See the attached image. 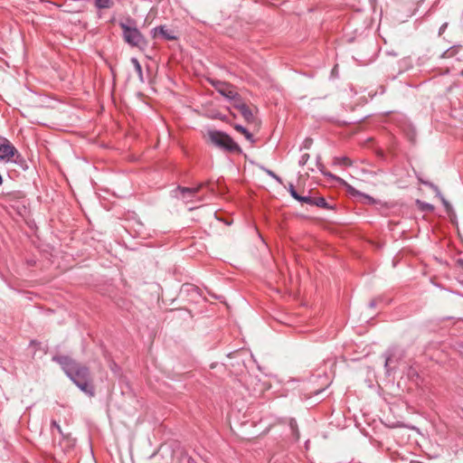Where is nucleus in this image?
<instances>
[{"instance_id": "nucleus-1", "label": "nucleus", "mask_w": 463, "mask_h": 463, "mask_svg": "<svg viewBox=\"0 0 463 463\" xmlns=\"http://www.w3.org/2000/svg\"><path fill=\"white\" fill-rule=\"evenodd\" d=\"M52 360L58 363L66 375L85 393L92 396L94 388L90 383L89 368L67 355H55Z\"/></svg>"}, {"instance_id": "nucleus-2", "label": "nucleus", "mask_w": 463, "mask_h": 463, "mask_svg": "<svg viewBox=\"0 0 463 463\" xmlns=\"http://www.w3.org/2000/svg\"><path fill=\"white\" fill-rule=\"evenodd\" d=\"M119 27L122 30L124 41L132 47H142L146 44L143 34L137 28L136 22L133 19H127L119 22Z\"/></svg>"}, {"instance_id": "nucleus-3", "label": "nucleus", "mask_w": 463, "mask_h": 463, "mask_svg": "<svg viewBox=\"0 0 463 463\" xmlns=\"http://www.w3.org/2000/svg\"><path fill=\"white\" fill-rule=\"evenodd\" d=\"M22 156L14 146L5 137L0 138V161L4 163H18Z\"/></svg>"}, {"instance_id": "nucleus-4", "label": "nucleus", "mask_w": 463, "mask_h": 463, "mask_svg": "<svg viewBox=\"0 0 463 463\" xmlns=\"http://www.w3.org/2000/svg\"><path fill=\"white\" fill-rule=\"evenodd\" d=\"M210 140L217 146L224 148L228 151H239V146L232 140L231 137L221 131H210Z\"/></svg>"}, {"instance_id": "nucleus-5", "label": "nucleus", "mask_w": 463, "mask_h": 463, "mask_svg": "<svg viewBox=\"0 0 463 463\" xmlns=\"http://www.w3.org/2000/svg\"><path fill=\"white\" fill-rule=\"evenodd\" d=\"M211 84L221 95L228 99L233 100L234 102L239 99L238 93L232 84L214 80H211Z\"/></svg>"}, {"instance_id": "nucleus-6", "label": "nucleus", "mask_w": 463, "mask_h": 463, "mask_svg": "<svg viewBox=\"0 0 463 463\" xmlns=\"http://www.w3.org/2000/svg\"><path fill=\"white\" fill-rule=\"evenodd\" d=\"M202 186L203 184L193 188L178 187V191L180 192L181 198L184 201V203H188L189 202L194 201V198L196 197V194Z\"/></svg>"}, {"instance_id": "nucleus-7", "label": "nucleus", "mask_w": 463, "mask_h": 463, "mask_svg": "<svg viewBox=\"0 0 463 463\" xmlns=\"http://www.w3.org/2000/svg\"><path fill=\"white\" fill-rule=\"evenodd\" d=\"M233 106L238 109L247 122H252L254 120L253 111L240 99L234 102Z\"/></svg>"}, {"instance_id": "nucleus-8", "label": "nucleus", "mask_w": 463, "mask_h": 463, "mask_svg": "<svg viewBox=\"0 0 463 463\" xmlns=\"http://www.w3.org/2000/svg\"><path fill=\"white\" fill-rule=\"evenodd\" d=\"M153 38L162 37L165 40H174L175 36L174 35L172 31H169L165 28V26H158L153 29L152 31Z\"/></svg>"}, {"instance_id": "nucleus-9", "label": "nucleus", "mask_w": 463, "mask_h": 463, "mask_svg": "<svg viewBox=\"0 0 463 463\" xmlns=\"http://www.w3.org/2000/svg\"><path fill=\"white\" fill-rule=\"evenodd\" d=\"M337 180L343 184H345L347 187V191L352 194V195H360V196H363L366 201H368V203H373V199L368 195H364V194H362L361 193H359L358 191H356L354 187H352L351 185L347 184L345 181H343L341 178H337Z\"/></svg>"}, {"instance_id": "nucleus-10", "label": "nucleus", "mask_w": 463, "mask_h": 463, "mask_svg": "<svg viewBox=\"0 0 463 463\" xmlns=\"http://www.w3.org/2000/svg\"><path fill=\"white\" fill-rule=\"evenodd\" d=\"M234 128L238 132L241 133L246 137V139L249 140L250 143L254 142L252 134H250L244 127L241 125H236Z\"/></svg>"}, {"instance_id": "nucleus-11", "label": "nucleus", "mask_w": 463, "mask_h": 463, "mask_svg": "<svg viewBox=\"0 0 463 463\" xmlns=\"http://www.w3.org/2000/svg\"><path fill=\"white\" fill-rule=\"evenodd\" d=\"M95 5L99 9L110 8L113 5L112 0H96Z\"/></svg>"}, {"instance_id": "nucleus-12", "label": "nucleus", "mask_w": 463, "mask_h": 463, "mask_svg": "<svg viewBox=\"0 0 463 463\" xmlns=\"http://www.w3.org/2000/svg\"><path fill=\"white\" fill-rule=\"evenodd\" d=\"M335 164L344 166L351 165V160L346 156L335 157Z\"/></svg>"}, {"instance_id": "nucleus-13", "label": "nucleus", "mask_w": 463, "mask_h": 463, "mask_svg": "<svg viewBox=\"0 0 463 463\" xmlns=\"http://www.w3.org/2000/svg\"><path fill=\"white\" fill-rule=\"evenodd\" d=\"M297 201H298V202H300L302 203H307V204L314 205L315 197L299 195V197H298V199Z\"/></svg>"}, {"instance_id": "nucleus-14", "label": "nucleus", "mask_w": 463, "mask_h": 463, "mask_svg": "<svg viewBox=\"0 0 463 463\" xmlns=\"http://www.w3.org/2000/svg\"><path fill=\"white\" fill-rule=\"evenodd\" d=\"M131 62L133 63L136 71L138 73V75L140 77H142V67H141L139 61H137V59L132 58Z\"/></svg>"}, {"instance_id": "nucleus-15", "label": "nucleus", "mask_w": 463, "mask_h": 463, "mask_svg": "<svg viewBox=\"0 0 463 463\" xmlns=\"http://www.w3.org/2000/svg\"><path fill=\"white\" fill-rule=\"evenodd\" d=\"M314 205L326 208V202L325 198H323V197H315Z\"/></svg>"}, {"instance_id": "nucleus-16", "label": "nucleus", "mask_w": 463, "mask_h": 463, "mask_svg": "<svg viewBox=\"0 0 463 463\" xmlns=\"http://www.w3.org/2000/svg\"><path fill=\"white\" fill-rule=\"evenodd\" d=\"M288 192H289L290 195H291L294 199H296V200H298V199L299 194H298V192L295 190L294 185H293V184H291L288 185Z\"/></svg>"}, {"instance_id": "nucleus-17", "label": "nucleus", "mask_w": 463, "mask_h": 463, "mask_svg": "<svg viewBox=\"0 0 463 463\" xmlns=\"http://www.w3.org/2000/svg\"><path fill=\"white\" fill-rule=\"evenodd\" d=\"M421 208L423 210H428V211H432L433 210V206L431 204H429V203H423Z\"/></svg>"}, {"instance_id": "nucleus-18", "label": "nucleus", "mask_w": 463, "mask_h": 463, "mask_svg": "<svg viewBox=\"0 0 463 463\" xmlns=\"http://www.w3.org/2000/svg\"><path fill=\"white\" fill-rule=\"evenodd\" d=\"M308 157H309V156L307 154L303 155L301 163L304 164L307 160Z\"/></svg>"}, {"instance_id": "nucleus-19", "label": "nucleus", "mask_w": 463, "mask_h": 463, "mask_svg": "<svg viewBox=\"0 0 463 463\" xmlns=\"http://www.w3.org/2000/svg\"><path fill=\"white\" fill-rule=\"evenodd\" d=\"M442 202H443L445 207L447 208V210H449V203L445 199H442Z\"/></svg>"}, {"instance_id": "nucleus-20", "label": "nucleus", "mask_w": 463, "mask_h": 463, "mask_svg": "<svg viewBox=\"0 0 463 463\" xmlns=\"http://www.w3.org/2000/svg\"><path fill=\"white\" fill-rule=\"evenodd\" d=\"M391 361H392V358L391 357H387L386 361H385V366H388L389 364L391 363Z\"/></svg>"}, {"instance_id": "nucleus-21", "label": "nucleus", "mask_w": 463, "mask_h": 463, "mask_svg": "<svg viewBox=\"0 0 463 463\" xmlns=\"http://www.w3.org/2000/svg\"><path fill=\"white\" fill-rule=\"evenodd\" d=\"M53 425L57 427V429L60 430V426L57 425L55 422H53Z\"/></svg>"}, {"instance_id": "nucleus-22", "label": "nucleus", "mask_w": 463, "mask_h": 463, "mask_svg": "<svg viewBox=\"0 0 463 463\" xmlns=\"http://www.w3.org/2000/svg\"><path fill=\"white\" fill-rule=\"evenodd\" d=\"M445 27H446V24H443L442 27L440 28V31L445 30Z\"/></svg>"}, {"instance_id": "nucleus-23", "label": "nucleus", "mask_w": 463, "mask_h": 463, "mask_svg": "<svg viewBox=\"0 0 463 463\" xmlns=\"http://www.w3.org/2000/svg\"><path fill=\"white\" fill-rule=\"evenodd\" d=\"M445 27H446V24H443L442 27L440 28V31L445 30Z\"/></svg>"}]
</instances>
